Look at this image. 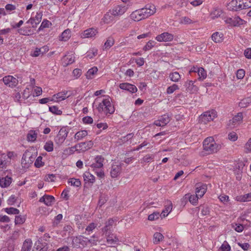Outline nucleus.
Listing matches in <instances>:
<instances>
[{
    "label": "nucleus",
    "mask_w": 251,
    "mask_h": 251,
    "mask_svg": "<svg viewBox=\"0 0 251 251\" xmlns=\"http://www.w3.org/2000/svg\"><path fill=\"white\" fill-rule=\"evenodd\" d=\"M203 148L208 154H211L219 151L221 148V145L216 143L212 137H208L203 141Z\"/></svg>",
    "instance_id": "obj_1"
},
{
    "label": "nucleus",
    "mask_w": 251,
    "mask_h": 251,
    "mask_svg": "<svg viewBox=\"0 0 251 251\" xmlns=\"http://www.w3.org/2000/svg\"><path fill=\"white\" fill-rule=\"evenodd\" d=\"M98 110L100 112L103 111L106 114H111L114 112L115 108L111 103V99L109 97L102 100L99 104Z\"/></svg>",
    "instance_id": "obj_2"
},
{
    "label": "nucleus",
    "mask_w": 251,
    "mask_h": 251,
    "mask_svg": "<svg viewBox=\"0 0 251 251\" xmlns=\"http://www.w3.org/2000/svg\"><path fill=\"white\" fill-rule=\"evenodd\" d=\"M217 116V112L214 110L204 112L199 117V122L204 124L213 121Z\"/></svg>",
    "instance_id": "obj_3"
},
{
    "label": "nucleus",
    "mask_w": 251,
    "mask_h": 251,
    "mask_svg": "<svg viewBox=\"0 0 251 251\" xmlns=\"http://www.w3.org/2000/svg\"><path fill=\"white\" fill-rule=\"evenodd\" d=\"M139 10L140 14L144 19L155 13V7L154 5L147 4L144 8Z\"/></svg>",
    "instance_id": "obj_4"
},
{
    "label": "nucleus",
    "mask_w": 251,
    "mask_h": 251,
    "mask_svg": "<svg viewBox=\"0 0 251 251\" xmlns=\"http://www.w3.org/2000/svg\"><path fill=\"white\" fill-rule=\"evenodd\" d=\"M35 155L30 151L25 152L22 158V164L24 167H28L35 160Z\"/></svg>",
    "instance_id": "obj_5"
},
{
    "label": "nucleus",
    "mask_w": 251,
    "mask_h": 251,
    "mask_svg": "<svg viewBox=\"0 0 251 251\" xmlns=\"http://www.w3.org/2000/svg\"><path fill=\"white\" fill-rule=\"evenodd\" d=\"M104 158L101 155H97L94 158V162L92 163H88V166H90L93 171L100 170L103 168Z\"/></svg>",
    "instance_id": "obj_6"
},
{
    "label": "nucleus",
    "mask_w": 251,
    "mask_h": 251,
    "mask_svg": "<svg viewBox=\"0 0 251 251\" xmlns=\"http://www.w3.org/2000/svg\"><path fill=\"white\" fill-rule=\"evenodd\" d=\"M93 146V142L91 140L81 142L77 145L72 147L73 149H75L76 151L78 152H83L91 149Z\"/></svg>",
    "instance_id": "obj_7"
},
{
    "label": "nucleus",
    "mask_w": 251,
    "mask_h": 251,
    "mask_svg": "<svg viewBox=\"0 0 251 251\" xmlns=\"http://www.w3.org/2000/svg\"><path fill=\"white\" fill-rule=\"evenodd\" d=\"M243 0H232L227 4V9L231 11H239L243 9Z\"/></svg>",
    "instance_id": "obj_8"
},
{
    "label": "nucleus",
    "mask_w": 251,
    "mask_h": 251,
    "mask_svg": "<svg viewBox=\"0 0 251 251\" xmlns=\"http://www.w3.org/2000/svg\"><path fill=\"white\" fill-rule=\"evenodd\" d=\"M68 134V131L65 128H61L54 139L55 143L58 145H61L67 137Z\"/></svg>",
    "instance_id": "obj_9"
},
{
    "label": "nucleus",
    "mask_w": 251,
    "mask_h": 251,
    "mask_svg": "<svg viewBox=\"0 0 251 251\" xmlns=\"http://www.w3.org/2000/svg\"><path fill=\"white\" fill-rule=\"evenodd\" d=\"M123 165L124 164L121 162L119 164L115 162V164L112 165L110 171V175L112 178H116L120 175Z\"/></svg>",
    "instance_id": "obj_10"
},
{
    "label": "nucleus",
    "mask_w": 251,
    "mask_h": 251,
    "mask_svg": "<svg viewBox=\"0 0 251 251\" xmlns=\"http://www.w3.org/2000/svg\"><path fill=\"white\" fill-rule=\"evenodd\" d=\"M2 80L6 85L11 88L16 87L18 84V79L12 75L5 76Z\"/></svg>",
    "instance_id": "obj_11"
},
{
    "label": "nucleus",
    "mask_w": 251,
    "mask_h": 251,
    "mask_svg": "<svg viewBox=\"0 0 251 251\" xmlns=\"http://www.w3.org/2000/svg\"><path fill=\"white\" fill-rule=\"evenodd\" d=\"M174 39V35L169 32H166L157 35L155 39L158 42H170Z\"/></svg>",
    "instance_id": "obj_12"
},
{
    "label": "nucleus",
    "mask_w": 251,
    "mask_h": 251,
    "mask_svg": "<svg viewBox=\"0 0 251 251\" xmlns=\"http://www.w3.org/2000/svg\"><path fill=\"white\" fill-rule=\"evenodd\" d=\"M42 17V13H37L34 18H30L27 22V24H30L33 28H36L37 25H38L41 21Z\"/></svg>",
    "instance_id": "obj_13"
},
{
    "label": "nucleus",
    "mask_w": 251,
    "mask_h": 251,
    "mask_svg": "<svg viewBox=\"0 0 251 251\" xmlns=\"http://www.w3.org/2000/svg\"><path fill=\"white\" fill-rule=\"evenodd\" d=\"M207 190V185L205 184L199 183L196 185V194L201 198Z\"/></svg>",
    "instance_id": "obj_14"
},
{
    "label": "nucleus",
    "mask_w": 251,
    "mask_h": 251,
    "mask_svg": "<svg viewBox=\"0 0 251 251\" xmlns=\"http://www.w3.org/2000/svg\"><path fill=\"white\" fill-rule=\"evenodd\" d=\"M120 89L126 90L132 93H134L137 91V87L130 83H122L119 85Z\"/></svg>",
    "instance_id": "obj_15"
},
{
    "label": "nucleus",
    "mask_w": 251,
    "mask_h": 251,
    "mask_svg": "<svg viewBox=\"0 0 251 251\" xmlns=\"http://www.w3.org/2000/svg\"><path fill=\"white\" fill-rule=\"evenodd\" d=\"M127 10L125 6L118 5L115 7L112 10V14L115 17H118L124 14Z\"/></svg>",
    "instance_id": "obj_16"
},
{
    "label": "nucleus",
    "mask_w": 251,
    "mask_h": 251,
    "mask_svg": "<svg viewBox=\"0 0 251 251\" xmlns=\"http://www.w3.org/2000/svg\"><path fill=\"white\" fill-rule=\"evenodd\" d=\"M170 121V119L168 115L162 116L158 120L155 121L154 125L158 126H163L166 125Z\"/></svg>",
    "instance_id": "obj_17"
},
{
    "label": "nucleus",
    "mask_w": 251,
    "mask_h": 251,
    "mask_svg": "<svg viewBox=\"0 0 251 251\" xmlns=\"http://www.w3.org/2000/svg\"><path fill=\"white\" fill-rule=\"evenodd\" d=\"M98 31L96 29L94 28H90L83 31L81 34V37L82 38H92L94 37Z\"/></svg>",
    "instance_id": "obj_18"
},
{
    "label": "nucleus",
    "mask_w": 251,
    "mask_h": 251,
    "mask_svg": "<svg viewBox=\"0 0 251 251\" xmlns=\"http://www.w3.org/2000/svg\"><path fill=\"white\" fill-rule=\"evenodd\" d=\"M54 200L55 199L53 196L45 195L40 199L39 201L44 202L47 206H51Z\"/></svg>",
    "instance_id": "obj_19"
},
{
    "label": "nucleus",
    "mask_w": 251,
    "mask_h": 251,
    "mask_svg": "<svg viewBox=\"0 0 251 251\" xmlns=\"http://www.w3.org/2000/svg\"><path fill=\"white\" fill-rule=\"evenodd\" d=\"M211 38L215 43H221L224 39V34L221 32H216L212 35Z\"/></svg>",
    "instance_id": "obj_20"
},
{
    "label": "nucleus",
    "mask_w": 251,
    "mask_h": 251,
    "mask_svg": "<svg viewBox=\"0 0 251 251\" xmlns=\"http://www.w3.org/2000/svg\"><path fill=\"white\" fill-rule=\"evenodd\" d=\"M12 182V178L8 176L0 178V186L7 187L10 185Z\"/></svg>",
    "instance_id": "obj_21"
},
{
    "label": "nucleus",
    "mask_w": 251,
    "mask_h": 251,
    "mask_svg": "<svg viewBox=\"0 0 251 251\" xmlns=\"http://www.w3.org/2000/svg\"><path fill=\"white\" fill-rule=\"evenodd\" d=\"M243 119V115L241 112L238 113L235 115L232 120L229 121V124H232V125L234 126L237 124L240 123Z\"/></svg>",
    "instance_id": "obj_22"
},
{
    "label": "nucleus",
    "mask_w": 251,
    "mask_h": 251,
    "mask_svg": "<svg viewBox=\"0 0 251 251\" xmlns=\"http://www.w3.org/2000/svg\"><path fill=\"white\" fill-rule=\"evenodd\" d=\"M185 86L186 91L190 93H193L194 91L197 90V87L194 85V81L190 80L185 82Z\"/></svg>",
    "instance_id": "obj_23"
},
{
    "label": "nucleus",
    "mask_w": 251,
    "mask_h": 251,
    "mask_svg": "<svg viewBox=\"0 0 251 251\" xmlns=\"http://www.w3.org/2000/svg\"><path fill=\"white\" fill-rule=\"evenodd\" d=\"M114 17L115 16L112 14L111 10H110L104 15L102 20L104 23L109 24L114 20Z\"/></svg>",
    "instance_id": "obj_24"
},
{
    "label": "nucleus",
    "mask_w": 251,
    "mask_h": 251,
    "mask_svg": "<svg viewBox=\"0 0 251 251\" xmlns=\"http://www.w3.org/2000/svg\"><path fill=\"white\" fill-rule=\"evenodd\" d=\"M32 245V242L30 239H26L23 244L21 251H30Z\"/></svg>",
    "instance_id": "obj_25"
},
{
    "label": "nucleus",
    "mask_w": 251,
    "mask_h": 251,
    "mask_svg": "<svg viewBox=\"0 0 251 251\" xmlns=\"http://www.w3.org/2000/svg\"><path fill=\"white\" fill-rule=\"evenodd\" d=\"M185 198H188L189 202L193 205H196L198 202V199L200 198L196 194V195H190L189 194L185 195Z\"/></svg>",
    "instance_id": "obj_26"
},
{
    "label": "nucleus",
    "mask_w": 251,
    "mask_h": 251,
    "mask_svg": "<svg viewBox=\"0 0 251 251\" xmlns=\"http://www.w3.org/2000/svg\"><path fill=\"white\" fill-rule=\"evenodd\" d=\"M130 18L134 21H139L144 19L143 17L140 14L139 10H136L133 11L130 15Z\"/></svg>",
    "instance_id": "obj_27"
},
{
    "label": "nucleus",
    "mask_w": 251,
    "mask_h": 251,
    "mask_svg": "<svg viewBox=\"0 0 251 251\" xmlns=\"http://www.w3.org/2000/svg\"><path fill=\"white\" fill-rule=\"evenodd\" d=\"M88 134L87 131L86 130H80L77 132L74 138L76 141L82 139L84 137L86 136Z\"/></svg>",
    "instance_id": "obj_28"
},
{
    "label": "nucleus",
    "mask_w": 251,
    "mask_h": 251,
    "mask_svg": "<svg viewBox=\"0 0 251 251\" xmlns=\"http://www.w3.org/2000/svg\"><path fill=\"white\" fill-rule=\"evenodd\" d=\"M106 241L107 244L110 245H113L117 244V243L119 241V239L116 236L114 235H109L107 237Z\"/></svg>",
    "instance_id": "obj_29"
},
{
    "label": "nucleus",
    "mask_w": 251,
    "mask_h": 251,
    "mask_svg": "<svg viewBox=\"0 0 251 251\" xmlns=\"http://www.w3.org/2000/svg\"><path fill=\"white\" fill-rule=\"evenodd\" d=\"M250 104H251V96L242 99L239 103V106L241 108L248 107Z\"/></svg>",
    "instance_id": "obj_30"
},
{
    "label": "nucleus",
    "mask_w": 251,
    "mask_h": 251,
    "mask_svg": "<svg viewBox=\"0 0 251 251\" xmlns=\"http://www.w3.org/2000/svg\"><path fill=\"white\" fill-rule=\"evenodd\" d=\"M172 209V204L170 201H169L168 202V204L165 205V209L162 211L161 214H160V216L161 217H165L171 211Z\"/></svg>",
    "instance_id": "obj_31"
},
{
    "label": "nucleus",
    "mask_w": 251,
    "mask_h": 251,
    "mask_svg": "<svg viewBox=\"0 0 251 251\" xmlns=\"http://www.w3.org/2000/svg\"><path fill=\"white\" fill-rule=\"evenodd\" d=\"M18 33L23 35L29 36L32 34V31L29 27H24L21 28L18 30Z\"/></svg>",
    "instance_id": "obj_32"
},
{
    "label": "nucleus",
    "mask_w": 251,
    "mask_h": 251,
    "mask_svg": "<svg viewBox=\"0 0 251 251\" xmlns=\"http://www.w3.org/2000/svg\"><path fill=\"white\" fill-rule=\"evenodd\" d=\"M98 71L97 67H93L88 70L86 74V76L87 79H92L93 75L96 74Z\"/></svg>",
    "instance_id": "obj_33"
},
{
    "label": "nucleus",
    "mask_w": 251,
    "mask_h": 251,
    "mask_svg": "<svg viewBox=\"0 0 251 251\" xmlns=\"http://www.w3.org/2000/svg\"><path fill=\"white\" fill-rule=\"evenodd\" d=\"M164 238L163 235L160 232H155L153 235V242L155 244H158Z\"/></svg>",
    "instance_id": "obj_34"
},
{
    "label": "nucleus",
    "mask_w": 251,
    "mask_h": 251,
    "mask_svg": "<svg viewBox=\"0 0 251 251\" xmlns=\"http://www.w3.org/2000/svg\"><path fill=\"white\" fill-rule=\"evenodd\" d=\"M83 178L85 181L87 180L91 183H93L95 181V177L89 172H86L83 174Z\"/></svg>",
    "instance_id": "obj_35"
},
{
    "label": "nucleus",
    "mask_w": 251,
    "mask_h": 251,
    "mask_svg": "<svg viewBox=\"0 0 251 251\" xmlns=\"http://www.w3.org/2000/svg\"><path fill=\"white\" fill-rule=\"evenodd\" d=\"M71 37V30L69 29L65 30L61 34V41H66Z\"/></svg>",
    "instance_id": "obj_36"
},
{
    "label": "nucleus",
    "mask_w": 251,
    "mask_h": 251,
    "mask_svg": "<svg viewBox=\"0 0 251 251\" xmlns=\"http://www.w3.org/2000/svg\"><path fill=\"white\" fill-rule=\"evenodd\" d=\"M37 133L34 130H30L27 135V139L28 141L34 142L37 138Z\"/></svg>",
    "instance_id": "obj_37"
},
{
    "label": "nucleus",
    "mask_w": 251,
    "mask_h": 251,
    "mask_svg": "<svg viewBox=\"0 0 251 251\" xmlns=\"http://www.w3.org/2000/svg\"><path fill=\"white\" fill-rule=\"evenodd\" d=\"M83 238H84L83 237H76L75 238H74L73 240V242L74 243L76 244V246H78L80 247V245H81L82 246H84L86 245V242L83 240Z\"/></svg>",
    "instance_id": "obj_38"
},
{
    "label": "nucleus",
    "mask_w": 251,
    "mask_h": 251,
    "mask_svg": "<svg viewBox=\"0 0 251 251\" xmlns=\"http://www.w3.org/2000/svg\"><path fill=\"white\" fill-rule=\"evenodd\" d=\"M169 77L172 81L177 82L180 80L181 76L178 72H174L170 74Z\"/></svg>",
    "instance_id": "obj_39"
},
{
    "label": "nucleus",
    "mask_w": 251,
    "mask_h": 251,
    "mask_svg": "<svg viewBox=\"0 0 251 251\" xmlns=\"http://www.w3.org/2000/svg\"><path fill=\"white\" fill-rule=\"evenodd\" d=\"M199 75V79L200 80H203L207 76V74L206 71L203 68H201V69L198 73Z\"/></svg>",
    "instance_id": "obj_40"
},
{
    "label": "nucleus",
    "mask_w": 251,
    "mask_h": 251,
    "mask_svg": "<svg viewBox=\"0 0 251 251\" xmlns=\"http://www.w3.org/2000/svg\"><path fill=\"white\" fill-rule=\"evenodd\" d=\"M244 21L241 19L239 17L233 18V25L234 26H239L243 25Z\"/></svg>",
    "instance_id": "obj_41"
},
{
    "label": "nucleus",
    "mask_w": 251,
    "mask_h": 251,
    "mask_svg": "<svg viewBox=\"0 0 251 251\" xmlns=\"http://www.w3.org/2000/svg\"><path fill=\"white\" fill-rule=\"evenodd\" d=\"M67 92H62L54 95V97L59 100H64L67 97L66 96Z\"/></svg>",
    "instance_id": "obj_42"
},
{
    "label": "nucleus",
    "mask_w": 251,
    "mask_h": 251,
    "mask_svg": "<svg viewBox=\"0 0 251 251\" xmlns=\"http://www.w3.org/2000/svg\"><path fill=\"white\" fill-rule=\"evenodd\" d=\"M156 43L154 41L150 40L149 41L146 45L144 47L143 50L145 51H148L152 49V47H153Z\"/></svg>",
    "instance_id": "obj_43"
},
{
    "label": "nucleus",
    "mask_w": 251,
    "mask_h": 251,
    "mask_svg": "<svg viewBox=\"0 0 251 251\" xmlns=\"http://www.w3.org/2000/svg\"><path fill=\"white\" fill-rule=\"evenodd\" d=\"M232 227L237 232H241L244 229V226L242 224L233 223L231 225Z\"/></svg>",
    "instance_id": "obj_44"
},
{
    "label": "nucleus",
    "mask_w": 251,
    "mask_h": 251,
    "mask_svg": "<svg viewBox=\"0 0 251 251\" xmlns=\"http://www.w3.org/2000/svg\"><path fill=\"white\" fill-rule=\"evenodd\" d=\"M44 149L48 152L52 151L53 150V142L51 141L47 142L44 146Z\"/></svg>",
    "instance_id": "obj_45"
},
{
    "label": "nucleus",
    "mask_w": 251,
    "mask_h": 251,
    "mask_svg": "<svg viewBox=\"0 0 251 251\" xmlns=\"http://www.w3.org/2000/svg\"><path fill=\"white\" fill-rule=\"evenodd\" d=\"M4 211L8 214H18L20 212L19 210L14 207L6 208Z\"/></svg>",
    "instance_id": "obj_46"
},
{
    "label": "nucleus",
    "mask_w": 251,
    "mask_h": 251,
    "mask_svg": "<svg viewBox=\"0 0 251 251\" xmlns=\"http://www.w3.org/2000/svg\"><path fill=\"white\" fill-rule=\"evenodd\" d=\"M222 14V10L219 9H216L211 13L210 15L211 18L214 19L215 18L220 17Z\"/></svg>",
    "instance_id": "obj_47"
},
{
    "label": "nucleus",
    "mask_w": 251,
    "mask_h": 251,
    "mask_svg": "<svg viewBox=\"0 0 251 251\" xmlns=\"http://www.w3.org/2000/svg\"><path fill=\"white\" fill-rule=\"evenodd\" d=\"M49 111L53 114L60 115L62 114V111L58 109V108L56 106H52L49 107Z\"/></svg>",
    "instance_id": "obj_48"
},
{
    "label": "nucleus",
    "mask_w": 251,
    "mask_h": 251,
    "mask_svg": "<svg viewBox=\"0 0 251 251\" xmlns=\"http://www.w3.org/2000/svg\"><path fill=\"white\" fill-rule=\"evenodd\" d=\"M43 157L41 156H38L35 160L34 165L37 168H40L44 165V163L42 162Z\"/></svg>",
    "instance_id": "obj_49"
},
{
    "label": "nucleus",
    "mask_w": 251,
    "mask_h": 251,
    "mask_svg": "<svg viewBox=\"0 0 251 251\" xmlns=\"http://www.w3.org/2000/svg\"><path fill=\"white\" fill-rule=\"evenodd\" d=\"M6 155L4 153L1 154L0 155V169L3 168L6 164Z\"/></svg>",
    "instance_id": "obj_50"
},
{
    "label": "nucleus",
    "mask_w": 251,
    "mask_h": 251,
    "mask_svg": "<svg viewBox=\"0 0 251 251\" xmlns=\"http://www.w3.org/2000/svg\"><path fill=\"white\" fill-rule=\"evenodd\" d=\"M179 89L177 85L174 84L168 87L167 89V93L168 94H171L174 93L176 90Z\"/></svg>",
    "instance_id": "obj_51"
},
{
    "label": "nucleus",
    "mask_w": 251,
    "mask_h": 251,
    "mask_svg": "<svg viewBox=\"0 0 251 251\" xmlns=\"http://www.w3.org/2000/svg\"><path fill=\"white\" fill-rule=\"evenodd\" d=\"M114 40L112 37H108L104 44L105 49L110 48L114 45Z\"/></svg>",
    "instance_id": "obj_52"
},
{
    "label": "nucleus",
    "mask_w": 251,
    "mask_h": 251,
    "mask_svg": "<svg viewBox=\"0 0 251 251\" xmlns=\"http://www.w3.org/2000/svg\"><path fill=\"white\" fill-rule=\"evenodd\" d=\"M68 182L70 183L71 185H73L75 187H79L81 185V182L79 179L74 178H71L69 180Z\"/></svg>",
    "instance_id": "obj_53"
},
{
    "label": "nucleus",
    "mask_w": 251,
    "mask_h": 251,
    "mask_svg": "<svg viewBox=\"0 0 251 251\" xmlns=\"http://www.w3.org/2000/svg\"><path fill=\"white\" fill-rule=\"evenodd\" d=\"M222 251H230L231 247L227 241H225L220 247Z\"/></svg>",
    "instance_id": "obj_54"
},
{
    "label": "nucleus",
    "mask_w": 251,
    "mask_h": 251,
    "mask_svg": "<svg viewBox=\"0 0 251 251\" xmlns=\"http://www.w3.org/2000/svg\"><path fill=\"white\" fill-rule=\"evenodd\" d=\"M114 223V220L112 219H109L105 223V226L103 228L102 230L104 232H107L110 229V227L112 226Z\"/></svg>",
    "instance_id": "obj_55"
},
{
    "label": "nucleus",
    "mask_w": 251,
    "mask_h": 251,
    "mask_svg": "<svg viewBox=\"0 0 251 251\" xmlns=\"http://www.w3.org/2000/svg\"><path fill=\"white\" fill-rule=\"evenodd\" d=\"M180 23L187 25L192 24L193 22L188 17H183L180 19Z\"/></svg>",
    "instance_id": "obj_56"
},
{
    "label": "nucleus",
    "mask_w": 251,
    "mask_h": 251,
    "mask_svg": "<svg viewBox=\"0 0 251 251\" xmlns=\"http://www.w3.org/2000/svg\"><path fill=\"white\" fill-rule=\"evenodd\" d=\"M25 218L24 217L21 216H16L15 219V223L16 225L22 224L25 222Z\"/></svg>",
    "instance_id": "obj_57"
},
{
    "label": "nucleus",
    "mask_w": 251,
    "mask_h": 251,
    "mask_svg": "<svg viewBox=\"0 0 251 251\" xmlns=\"http://www.w3.org/2000/svg\"><path fill=\"white\" fill-rule=\"evenodd\" d=\"M201 213L202 215L205 216L209 214V208L207 206H201Z\"/></svg>",
    "instance_id": "obj_58"
},
{
    "label": "nucleus",
    "mask_w": 251,
    "mask_h": 251,
    "mask_svg": "<svg viewBox=\"0 0 251 251\" xmlns=\"http://www.w3.org/2000/svg\"><path fill=\"white\" fill-rule=\"evenodd\" d=\"M159 216H160V215H159L158 212H153V213L149 215L148 220L150 221H153L154 220L158 219Z\"/></svg>",
    "instance_id": "obj_59"
},
{
    "label": "nucleus",
    "mask_w": 251,
    "mask_h": 251,
    "mask_svg": "<svg viewBox=\"0 0 251 251\" xmlns=\"http://www.w3.org/2000/svg\"><path fill=\"white\" fill-rule=\"evenodd\" d=\"M93 171L99 178H102L104 177L105 175L104 171L102 170V168L100 169L99 170H96Z\"/></svg>",
    "instance_id": "obj_60"
},
{
    "label": "nucleus",
    "mask_w": 251,
    "mask_h": 251,
    "mask_svg": "<svg viewBox=\"0 0 251 251\" xmlns=\"http://www.w3.org/2000/svg\"><path fill=\"white\" fill-rule=\"evenodd\" d=\"M228 138L229 140L232 141H235L237 140L238 136L237 134L234 132H230L228 135Z\"/></svg>",
    "instance_id": "obj_61"
},
{
    "label": "nucleus",
    "mask_w": 251,
    "mask_h": 251,
    "mask_svg": "<svg viewBox=\"0 0 251 251\" xmlns=\"http://www.w3.org/2000/svg\"><path fill=\"white\" fill-rule=\"evenodd\" d=\"M245 75V72L243 69H239L237 71L236 76L238 79H242Z\"/></svg>",
    "instance_id": "obj_62"
},
{
    "label": "nucleus",
    "mask_w": 251,
    "mask_h": 251,
    "mask_svg": "<svg viewBox=\"0 0 251 251\" xmlns=\"http://www.w3.org/2000/svg\"><path fill=\"white\" fill-rule=\"evenodd\" d=\"M17 198L15 195H11L7 200V203L8 205H13L16 202Z\"/></svg>",
    "instance_id": "obj_63"
},
{
    "label": "nucleus",
    "mask_w": 251,
    "mask_h": 251,
    "mask_svg": "<svg viewBox=\"0 0 251 251\" xmlns=\"http://www.w3.org/2000/svg\"><path fill=\"white\" fill-rule=\"evenodd\" d=\"M243 9H247L251 7V0H243Z\"/></svg>",
    "instance_id": "obj_64"
}]
</instances>
